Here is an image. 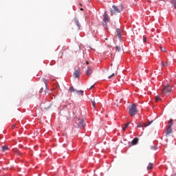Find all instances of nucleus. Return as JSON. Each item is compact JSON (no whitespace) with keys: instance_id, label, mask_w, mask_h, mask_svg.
<instances>
[{"instance_id":"nucleus-1","label":"nucleus","mask_w":176,"mask_h":176,"mask_svg":"<svg viewBox=\"0 0 176 176\" xmlns=\"http://www.w3.org/2000/svg\"><path fill=\"white\" fill-rule=\"evenodd\" d=\"M123 9H124L123 4H120L118 6L113 5V9L110 10L111 16H113V14H116L117 13H120V12L123 11Z\"/></svg>"},{"instance_id":"nucleus-2","label":"nucleus","mask_w":176,"mask_h":176,"mask_svg":"<svg viewBox=\"0 0 176 176\" xmlns=\"http://www.w3.org/2000/svg\"><path fill=\"white\" fill-rule=\"evenodd\" d=\"M129 113L131 116H134V115L138 113V110H137V105H135V104L133 103L131 105Z\"/></svg>"},{"instance_id":"nucleus-3","label":"nucleus","mask_w":176,"mask_h":176,"mask_svg":"<svg viewBox=\"0 0 176 176\" xmlns=\"http://www.w3.org/2000/svg\"><path fill=\"white\" fill-rule=\"evenodd\" d=\"M173 91V87H170V85H167L164 86V89H162V96L164 94H168V93H171Z\"/></svg>"},{"instance_id":"nucleus-4","label":"nucleus","mask_w":176,"mask_h":176,"mask_svg":"<svg viewBox=\"0 0 176 176\" xmlns=\"http://www.w3.org/2000/svg\"><path fill=\"white\" fill-rule=\"evenodd\" d=\"M109 16H108V14H107V12H104L103 14V25L104 27V28L107 29L108 28V25H107V23H109Z\"/></svg>"},{"instance_id":"nucleus-5","label":"nucleus","mask_w":176,"mask_h":176,"mask_svg":"<svg viewBox=\"0 0 176 176\" xmlns=\"http://www.w3.org/2000/svg\"><path fill=\"white\" fill-rule=\"evenodd\" d=\"M75 122L78 127H80V129H82V127H85V122L82 119L76 118H75Z\"/></svg>"},{"instance_id":"nucleus-6","label":"nucleus","mask_w":176,"mask_h":176,"mask_svg":"<svg viewBox=\"0 0 176 176\" xmlns=\"http://www.w3.org/2000/svg\"><path fill=\"white\" fill-rule=\"evenodd\" d=\"M69 90L70 93H76V94H78V96H83L84 91L82 90L78 91V90L75 89V88H74V87H70L69 88Z\"/></svg>"},{"instance_id":"nucleus-7","label":"nucleus","mask_w":176,"mask_h":176,"mask_svg":"<svg viewBox=\"0 0 176 176\" xmlns=\"http://www.w3.org/2000/svg\"><path fill=\"white\" fill-rule=\"evenodd\" d=\"M116 36H118V39H120V41H122V34L120 32V29L117 28L115 32Z\"/></svg>"},{"instance_id":"nucleus-8","label":"nucleus","mask_w":176,"mask_h":176,"mask_svg":"<svg viewBox=\"0 0 176 176\" xmlns=\"http://www.w3.org/2000/svg\"><path fill=\"white\" fill-rule=\"evenodd\" d=\"M173 133V128H171V126H168L166 131V135L168 136Z\"/></svg>"},{"instance_id":"nucleus-9","label":"nucleus","mask_w":176,"mask_h":176,"mask_svg":"<svg viewBox=\"0 0 176 176\" xmlns=\"http://www.w3.org/2000/svg\"><path fill=\"white\" fill-rule=\"evenodd\" d=\"M74 23L76 25V30H80V23H79V20H78L76 18H74Z\"/></svg>"},{"instance_id":"nucleus-10","label":"nucleus","mask_w":176,"mask_h":176,"mask_svg":"<svg viewBox=\"0 0 176 176\" xmlns=\"http://www.w3.org/2000/svg\"><path fill=\"white\" fill-rule=\"evenodd\" d=\"M92 73H93V69H91V67H88L86 73L87 76H89L91 75Z\"/></svg>"},{"instance_id":"nucleus-11","label":"nucleus","mask_w":176,"mask_h":176,"mask_svg":"<svg viewBox=\"0 0 176 176\" xmlns=\"http://www.w3.org/2000/svg\"><path fill=\"white\" fill-rule=\"evenodd\" d=\"M151 123H152V122H149L148 124L140 123L137 125V127H144H144H148V126H149V124H151Z\"/></svg>"},{"instance_id":"nucleus-12","label":"nucleus","mask_w":176,"mask_h":176,"mask_svg":"<svg viewBox=\"0 0 176 176\" xmlns=\"http://www.w3.org/2000/svg\"><path fill=\"white\" fill-rule=\"evenodd\" d=\"M80 74V71H79V70H76V71L74 72L73 75H74V78H79Z\"/></svg>"},{"instance_id":"nucleus-13","label":"nucleus","mask_w":176,"mask_h":176,"mask_svg":"<svg viewBox=\"0 0 176 176\" xmlns=\"http://www.w3.org/2000/svg\"><path fill=\"white\" fill-rule=\"evenodd\" d=\"M132 145H137L138 144V138H135L132 142H131Z\"/></svg>"},{"instance_id":"nucleus-14","label":"nucleus","mask_w":176,"mask_h":176,"mask_svg":"<svg viewBox=\"0 0 176 176\" xmlns=\"http://www.w3.org/2000/svg\"><path fill=\"white\" fill-rule=\"evenodd\" d=\"M6 151H9V147H8L7 146H3L1 147V151L6 152Z\"/></svg>"},{"instance_id":"nucleus-15","label":"nucleus","mask_w":176,"mask_h":176,"mask_svg":"<svg viewBox=\"0 0 176 176\" xmlns=\"http://www.w3.org/2000/svg\"><path fill=\"white\" fill-rule=\"evenodd\" d=\"M153 168V163H149L148 166H147V170H152Z\"/></svg>"},{"instance_id":"nucleus-16","label":"nucleus","mask_w":176,"mask_h":176,"mask_svg":"<svg viewBox=\"0 0 176 176\" xmlns=\"http://www.w3.org/2000/svg\"><path fill=\"white\" fill-rule=\"evenodd\" d=\"M115 50H116V52H122V47H119V46H116Z\"/></svg>"},{"instance_id":"nucleus-17","label":"nucleus","mask_w":176,"mask_h":176,"mask_svg":"<svg viewBox=\"0 0 176 176\" xmlns=\"http://www.w3.org/2000/svg\"><path fill=\"white\" fill-rule=\"evenodd\" d=\"M157 101H162V98H160V96H159L155 97V102H157Z\"/></svg>"},{"instance_id":"nucleus-18","label":"nucleus","mask_w":176,"mask_h":176,"mask_svg":"<svg viewBox=\"0 0 176 176\" xmlns=\"http://www.w3.org/2000/svg\"><path fill=\"white\" fill-rule=\"evenodd\" d=\"M168 126H170V127H172V126H173V119H170V120H169V122H168Z\"/></svg>"},{"instance_id":"nucleus-19","label":"nucleus","mask_w":176,"mask_h":176,"mask_svg":"<svg viewBox=\"0 0 176 176\" xmlns=\"http://www.w3.org/2000/svg\"><path fill=\"white\" fill-rule=\"evenodd\" d=\"M129 124H130V123H126L124 124V127L122 129V130H126V129H127V127H129Z\"/></svg>"},{"instance_id":"nucleus-20","label":"nucleus","mask_w":176,"mask_h":176,"mask_svg":"<svg viewBox=\"0 0 176 176\" xmlns=\"http://www.w3.org/2000/svg\"><path fill=\"white\" fill-rule=\"evenodd\" d=\"M171 3H174V8H175V9H176V0H172Z\"/></svg>"},{"instance_id":"nucleus-21","label":"nucleus","mask_w":176,"mask_h":176,"mask_svg":"<svg viewBox=\"0 0 176 176\" xmlns=\"http://www.w3.org/2000/svg\"><path fill=\"white\" fill-rule=\"evenodd\" d=\"M167 64H168L167 62L166 63L162 62V67H167Z\"/></svg>"},{"instance_id":"nucleus-22","label":"nucleus","mask_w":176,"mask_h":176,"mask_svg":"<svg viewBox=\"0 0 176 176\" xmlns=\"http://www.w3.org/2000/svg\"><path fill=\"white\" fill-rule=\"evenodd\" d=\"M113 76H115V74L114 73H113L111 76H109L108 77V79H111V78H113Z\"/></svg>"},{"instance_id":"nucleus-23","label":"nucleus","mask_w":176,"mask_h":176,"mask_svg":"<svg viewBox=\"0 0 176 176\" xmlns=\"http://www.w3.org/2000/svg\"><path fill=\"white\" fill-rule=\"evenodd\" d=\"M91 102L94 108H96V102L94 100H92Z\"/></svg>"},{"instance_id":"nucleus-24","label":"nucleus","mask_w":176,"mask_h":176,"mask_svg":"<svg viewBox=\"0 0 176 176\" xmlns=\"http://www.w3.org/2000/svg\"><path fill=\"white\" fill-rule=\"evenodd\" d=\"M143 42H146V38L145 36H143Z\"/></svg>"},{"instance_id":"nucleus-25","label":"nucleus","mask_w":176,"mask_h":176,"mask_svg":"<svg viewBox=\"0 0 176 176\" xmlns=\"http://www.w3.org/2000/svg\"><path fill=\"white\" fill-rule=\"evenodd\" d=\"M151 148H152V149H154L155 151H156V149H157V147H156V146H152Z\"/></svg>"},{"instance_id":"nucleus-26","label":"nucleus","mask_w":176,"mask_h":176,"mask_svg":"<svg viewBox=\"0 0 176 176\" xmlns=\"http://www.w3.org/2000/svg\"><path fill=\"white\" fill-rule=\"evenodd\" d=\"M162 52H166V48L161 47Z\"/></svg>"},{"instance_id":"nucleus-27","label":"nucleus","mask_w":176,"mask_h":176,"mask_svg":"<svg viewBox=\"0 0 176 176\" xmlns=\"http://www.w3.org/2000/svg\"><path fill=\"white\" fill-rule=\"evenodd\" d=\"M43 81H44L45 85H46V83H47V80H46L45 79H44Z\"/></svg>"},{"instance_id":"nucleus-28","label":"nucleus","mask_w":176,"mask_h":176,"mask_svg":"<svg viewBox=\"0 0 176 176\" xmlns=\"http://www.w3.org/2000/svg\"><path fill=\"white\" fill-rule=\"evenodd\" d=\"M93 87H94V85H91L89 88V90H91V89H93Z\"/></svg>"},{"instance_id":"nucleus-29","label":"nucleus","mask_w":176,"mask_h":176,"mask_svg":"<svg viewBox=\"0 0 176 176\" xmlns=\"http://www.w3.org/2000/svg\"><path fill=\"white\" fill-rule=\"evenodd\" d=\"M45 109H49V107H45Z\"/></svg>"},{"instance_id":"nucleus-30","label":"nucleus","mask_w":176,"mask_h":176,"mask_svg":"<svg viewBox=\"0 0 176 176\" xmlns=\"http://www.w3.org/2000/svg\"><path fill=\"white\" fill-rule=\"evenodd\" d=\"M40 93H42V89L40 90Z\"/></svg>"},{"instance_id":"nucleus-31","label":"nucleus","mask_w":176,"mask_h":176,"mask_svg":"<svg viewBox=\"0 0 176 176\" xmlns=\"http://www.w3.org/2000/svg\"><path fill=\"white\" fill-rule=\"evenodd\" d=\"M87 64H89V61H86Z\"/></svg>"},{"instance_id":"nucleus-32","label":"nucleus","mask_w":176,"mask_h":176,"mask_svg":"<svg viewBox=\"0 0 176 176\" xmlns=\"http://www.w3.org/2000/svg\"><path fill=\"white\" fill-rule=\"evenodd\" d=\"M80 10H83V8H80Z\"/></svg>"}]
</instances>
